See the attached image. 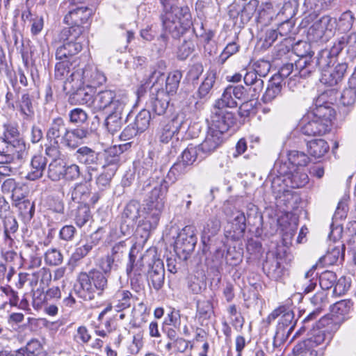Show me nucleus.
I'll list each match as a JSON object with an SVG mask.
<instances>
[{
  "mask_svg": "<svg viewBox=\"0 0 356 356\" xmlns=\"http://www.w3.org/2000/svg\"><path fill=\"white\" fill-rule=\"evenodd\" d=\"M189 165L184 161L178 160L168 170L165 178L159 179L157 175L150 177L145 182L143 188L149 187L155 182L147 201L145 209V216L139 225L137 233L146 241L150 232L155 229L159 225L161 215L165 207V198L168 192L170 184H174L188 171Z\"/></svg>",
  "mask_w": 356,
  "mask_h": 356,
  "instance_id": "nucleus-1",
  "label": "nucleus"
},
{
  "mask_svg": "<svg viewBox=\"0 0 356 356\" xmlns=\"http://www.w3.org/2000/svg\"><path fill=\"white\" fill-rule=\"evenodd\" d=\"M159 1L162 6L160 19L163 29L173 38H179L192 25L189 8L172 5L171 0Z\"/></svg>",
  "mask_w": 356,
  "mask_h": 356,
  "instance_id": "nucleus-2",
  "label": "nucleus"
},
{
  "mask_svg": "<svg viewBox=\"0 0 356 356\" xmlns=\"http://www.w3.org/2000/svg\"><path fill=\"white\" fill-rule=\"evenodd\" d=\"M83 3V0H67L60 4L59 12L66 13L63 23L70 26L62 29V35H69L72 32L74 35H82L84 32L83 25L88 22L92 11L86 6H79Z\"/></svg>",
  "mask_w": 356,
  "mask_h": 356,
  "instance_id": "nucleus-3",
  "label": "nucleus"
},
{
  "mask_svg": "<svg viewBox=\"0 0 356 356\" xmlns=\"http://www.w3.org/2000/svg\"><path fill=\"white\" fill-rule=\"evenodd\" d=\"M320 102V99L316 101L315 108L307 115L308 121L301 127V131L304 135L323 136L331 129L334 110L328 103L321 104Z\"/></svg>",
  "mask_w": 356,
  "mask_h": 356,
  "instance_id": "nucleus-4",
  "label": "nucleus"
},
{
  "mask_svg": "<svg viewBox=\"0 0 356 356\" xmlns=\"http://www.w3.org/2000/svg\"><path fill=\"white\" fill-rule=\"evenodd\" d=\"M77 282L76 293L85 300L94 299L95 294L102 295L108 284L107 277L97 269H92L88 273L81 272Z\"/></svg>",
  "mask_w": 356,
  "mask_h": 356,
  "instance_id": "nucleus-5",
  "label": "nucleus"
},
{
  "mask_svg": "<svg viewBox=\"0 0 356 356\" xmlns=\"http://www.w3.org/2000/svg\"><path fill=\"white\" fill-rule=\"evenodd\" d=\"M280 316L273 338L274 347L280 346L287 340L296 325V323L293 321V312L284 306L279 307L273 310L268 316V321L270 323Z\"/></svg>",
  "mask_w": 356,
  "mask_h": 356,
  "instance_id": "nucleus-6",
  "label": "nucleus"
},
{
  "mask_svg": "<svg viewBox=\"0 0 356 356\" xmlns=\"http://www.w3.org/2000/svg\"><path fill=\"white\" fill-rule=\"evenodd\" d=\"M127 104L126 99L118 97L115 90H103L98 92L93 97L92 110L94 112H110L115 109H121Z\"/></svg>",
  "mask_w": 356,
  "mask_h": 356,
  "instance_id": "nucleus-7",
  "label": "nucleus"
},
{
  "mask_svg": "<svg viewBox=\"0 0 356 356\" xmlns=\"http://www.w3.org/2000/svg\"><path fill=\"white\" fill-rule=\"evenodd\" d=\"M336 19L324 15L316 20L307 31V38L310 42H325L334 33Z\"/></svg>",
  "mask_w": 356,
  "mask_h": 356,
  "instance_id": "nucleus-8",
  "label": "nucleus"
},
{
  "mask_svg": "<svg viewBox=\"0 0 356 356\" xmlns=\"http://www.w3.org/2000/svg\"><path fill=\"white\" fill-rule=\"evenodd\" d=\"M277 174L285 177L286 184L291 188L304 187L309 182V177L304 170L289 166L286 161H277L275 164Z\"/></svg>",
  "mask_w": 356,
  "mask_h": 356,
  "instance_id": "nucleus-9",
  "label": "nucleus"
},
{
  "mask_svg": "<svg viewBox=\"0 0 356 356\" xmlns=\"http://www.w3.org/2000/svg\"><path fill=\"white\" fill-rule=\"evenodd\" d=\"M63 30L58 34V40L62 44L56 48V60L68 59L69 57L73 56L79 53L83 48L82 35H74L72 34L62 35Z\"/></svg>",
  "mask_w": 356,
  "mask_h": 356,
  "instance_id": "nucleus-10",
  "label": "nucleus"
},
{
  "mask_svg": "<svg viewBox=\"0 0 356 356\" xmlns=\"http://www.w3.org/2000/svg\"><path fill=\"white\" fill-rule=\"evenodd\" d=\"M197 238L194 227L186 226L179 233L175 243V251L180 259H187L188 256L193 251Z\"/></svg>",
  "mask_w": 356,
  "mask_h": 356,
  "instance_id": "nucleus-11",
  "label": "nucleus"
},
{
  "mask_svg": "<svg viewBox=\"0 0 356 356\" xmlns=\"http://www.w3.org/2000/svg\"><path fill=\"white\" fill-rule=\"evenodd\" d=\"M318 281L323 290H329L333 287V294L336 296L344 295L350 286V282L345 276L337 279L336 273L331 270L322 272Z\"/></svg>",
  "mask_w": 356,
  "mask_h": 356,
  "instance_id": "nucleus-12",
  "label": "nucleus"
},
{
  "mask_svg": "<svg viewBox=\"0 0 356 356\" xmlns=\"http://www.w3.org/2000/svg\"><path fill=\"white\" fill-rule=\"evenodd\" d=\"M234 114L232 112L225 108L218 106L215 104L211 111L209 128L212 130L222 131V133L225 134L234 124Z\"/></svg>",
  "mask_w": 356,
  "mask_h": 356,
  "instance_id": "nucleus-13",
  "label": "nucleus"
},
{
  "mask_svg": "<svg viewBox=\"0 0 356 356\" xmlns=\"http://www.w3.org/2000/svg\"><path fill=\"white\" fill-rule=\"evenodd\" d=\"M184 123V118L179 113L175 114L171 119L163 121L161 123L157 134L159 141L162 143H168L179 134Z\"/></svg>",
  "mask_w": 356,
  "mask_h": 356,
  "instance_id": "nucleus-14",
  "label": "nucleus"
},
{
  "mask_svg": "<svg viewBox=\"0 0 356 356\" xmlns=\"http://www.w3.org/2000/svg\"><path fill=\"white\" fill-rule=\"evenodd\" d=\"M68 127L61 117H57L50 122L46 133L49 143H62L63 145Z\"/></svg>",
  "mask_w": 356,
  "mask_h": 356,
  "instance_id": "nucleus-15",
  "label": "nucleus"
},
{
  "mask_svg": "<svg viewBox=\"0 0 356 356\" xmlns=\"http://www.w3.org/2000/svg\"><path fill=\"white\" fill-rule=\"evenodd\" d=\"M348 69L346 62H338L334 67H330L323 71L320 78L321 82L328 86H334L340 83Z\"/></svg>",
  "mask_w": 356,
  "mask_h": 356,
  "instance_id": "nucleus-16",
  "label": "nucleus"
},
{
  "mask_svg": "<svg viewBox=\"0 0 356 356\" xmlns=\"http://www.w3.org/2000/svg\"><path fill=\"white\" fill-rule=\"evenodd\" d=\"M150 269L148 271L147 280L149 285L156 291L161 289L164 284L165 269L163 261L159 259L152 260L149 264Z\"/></svg>",
  "mask_w": 356,
  "mask_h": 356,
  "instance_id": "nucleus-17",
  "label": "nucleus"
},
{
  "mask_svg": "<svg viewBox=\"0 0 356 356\" xmlns=\"http://www.w3.org/2000/svg\"><path fill=\"white\" fill-rule=\"evenodd\" d=\"M3 127L2 142L6 145V148H8V152L15 149L16 152H20L24 147V143L20 138L17 128L12 124H5Z\"/></svg>",
  "mask_w": 356,
  "mask_h": 356,
  "instance_id": "nucleus-18",
  "label": "nucleus"
},
{
  "mask_svg": "<svg viewBox=\"0 0 356 356\" xmlns=\"http://www.w3.org/2000/svg\"><path fill=\"white\" fill-rule=\"evenodd\" d=\"M35 101L29 93L21 95L16 102V107L24 120L32 121L35 118Z\"/></svg>",
  "mask_w": 356,
  "mask_h": 356,
  "instance_id": "nucleus-19",
  "label": "nucleus"
},
{
  "mask_svg": "<svg viewBox=\"0 0 356 356\" xmlns=\"http://www.w3.org/2000/svg\"><path fill=\"white\" fill-rule=\"evenodd\" d=\"M129 111V107L125 104L124 106H121L120 110L115 109L109 112L104 122V126L109 133L115 134L120 131L123 124V116L127 115Z\"/></svg>",
  "mask_w": 356,
  "mask_h": 356,
  "instance_id": "nucleus-20",
  "label": "nucleus"
},
{
  "mask_svg": "<svg viewBox=\"0 0 356 356\" xmlns=\"http://www.w3.org/2000/svg\"><path fill=\"white\" fill-rule=\"evenodd\" d=\"M224 141V134L222 131L212 130L209 127L204 141L200 145L201 152L210 154L216 151Z\"/></svg>",
  "mask_w": 356,
  "mask_h": 356,
  "instance_id": "nucleus-21",
  "label": "nucleus"
},
{
  "mask_svg": "<svg viewBox=\"0 0 356 356\" xmlns=\"http://www.w3.org/2000/svg\"><path fill=\"white\" fill-rule=\"evenodd\" d=\"M140 204L136 200H131L126 205L122 213V218L124 220V223L128 222L126 229H124V224L120 227L121 231L124 235H129L131 234V229L129 227V224L133 226L140 216Z\"/></svg>",
  "mask_w": 356,
  "mask_h": 356,
  "instance_id": "nucleus-22",
  "label": "nucleus"
},
{
  "mask_svg": "<svg viewBox=\"0 0 356 356\" xmlns=\"http://www.w3.org/2000/svg\"><path fill=\"white\" fill-rule=\"evenodd\" d=\"M263 270L268 277L280 280L286 274L287 270L277 257L266 260L263 264Z\"/></svg>",
  "mask_w": 356,
  "mask_h": 356,
  "instance_id": "nucleus-23",
  "label": "nucleus"
},
{
  "mask_svg": "<svg viewBox=\"0 0 356 356\" xmlns=\"http://www.w3.org/2000/svg\"><path fill=\"white\" fill-rule=\"evenodd\" d=\"M90 135V131L85 127H77L72 129L68 128L63 145L70 149H75L82 141L88 138Z\"/></svg>",
  "mask_w": 356,
  "mask_h": 356,
  "instance_id": "nucleus-24",
  "label": "nucleus"
},
{
  "mask_svg": "<svg viewBox=\"0 0 356 356\" xmlns=\"http://www.w3.org/2000/svg\"><path fill=\"white\" fill-rule=\"evenodd\" d=\"M339 54V52H334L333 44L331 49H324L318 53L317 56L314 58V64L322 74L323 71L331 67V65H334L337 60V57Z\"/></svg>",
  "mask_w": 356,
  "mask_h": 356,
  "instance_id": "nucleus-25",
  "label": "nucleus"
},
{
  "mask_svg": "<svg viewBox=\"0 0 356 356\" xmlns=\"http://www.w3.org/2000/svg\"><path fill=\"white\" fill-rule=\"evenodd\" d=\"M123 152L121 145H114L106 149L104 152V170L109 169L116 172L120 161V155Z\"/></svg>",
  "mask_w": 356,
  "mask_h": 356,
  "instance_id": "nucleus-26",
  "label": "nucleus"
},
{
  "mask_svg": "<svg viewBox=\"0 0 356 356\" xmlns=\"http://www.w3.org/2000/svg\"><path fill=\"white\" fill-rule=\"evenodd\" d=\"M346 47V52L350 58L356 57V33L346 34L334 43V52L339 54Z\"/></svg>",
  "mask_w": 356,
  "mask_h": 356,
  "instance_id": "nucleus-27",
  "label": "nucleus"
},
{
  "mask_svg": "<svg viewBox=\"0 0 356 356\" xmlns=\"http://www.w3.org/2000/svg\"><path fill=\"white\" fill-rule=\"evenodd\" d=\"M86 85L83 66L73 67L69 77L64 81L63 89L67 92Z\"/></svg>",
  "mask_w": 356,
  "mask_h": 356,
  "instance_id": "nucleus-28",
  "label": "nucleus"
},
{
  "mask_svg": "<svg viewBox=\"0 0 356 356\" xmlns=\"http://www.w3.org/2000/svg\"><path fill=\"white\" fill-rule=\"evenodd\" d=\"M74 156L79 163L92 169L95 168L99 161L98 153L87 146L79 147L76 151Z\"/></svg>",
  "mask_w": 356,
  "mask_h": 356,
  "instance_id": "nucleus-29",
  "label": "nucleus"
},
{
  "mask_svg": "<svg viewBox=\"0 0 356 356\" xmlns=\"http://www.w3.org/2000/svg\"><path fill=\"white\" fill-rule=\"evenodd\" d=\"M311 302L316 306V308L303 320L304 325L296 332L293 338L297 335L301 334L306 330V325L309 323L310 321L314 320L320 314L323 307L325 306V296L323 293H316L312 298Z\"/></svg>",
  "mask_w": 356,
  "mask_h": 356,
  "instance_id": "nucleus-30",
  "label": "nucleus"
},
{
  "mask_svg": "<svg viewBox=\"0 0 356 356\" xmlns=\"http://www.w3.org/2000/svg\"><path fill=\"white\" fill-rule=\"evenodd\" d=\"M83 67L84 70L85 83L88 88L99 86L106 82V76L97 67L89 65H84Z\"/></svg>",
  "mask_w": 356,
  "mask_h": 356,
  "instance_id": "nucleus-31",
  "label": "nucleus"
},
{
  "mask_svg": "<svg viewBox=\"0 0 356 356\" xmlns=\"http://www.w3.org/2000/svg\"><path fill=\"white\" fill-rule=\"evenodd\" d=\"M156 94L152 93L149 102V108L152 111L157 115H163L169 104V99L165 97L163 90H159V88H154Z\"/></svg>",
  "mask_w": 356,
  "mask_h": 356,
  "instance_id": "nucleus-32",
  "label": "nucleus"
},
{
  "mask_svg": "<svg viewBox=\"0 0 356 356\" xmlns=\"http://www.w3.org/2000/svg\"><path fill=\"white\" fill-rule=\"evenodd\" d=\"M300 58L296 62L295 67L297 71V76L300 77L307 78L309 76L316 70L314 64V59H312L310 56L305 54H298Z\"/></svg>",
  "mask_w": 356,
  "mask_h": 356,
  "instance_id": "nucleus-33",
  "label": "nucleus"
},
{
  "mask_svg": "<svg viewBox=\"0 0 356 356\" xmlns=\"http://www.w3.org/2000/svg\"><path fill=\"white\" fill-rule=\"evenodd\" d=\"M47 159L42 155H35L33 156L29 171L26 175V179L34 181L42 177L43 172L46 168Z\"/></svg>",
  "mask_w": 356,
  "mask_h": 356,
  "instance_id": "nucleus-34",
  "label": "nucleus"
},
{
  "mask_svg": "<svg viewBox=\"0 0 356 356\" xmlns=\"http://www.w3.org/2000/svg\"><path fill=\"white\" fill-rule=\"evenodd\" d=\"M84 86L71 90L69 101L72 104H86L92 108L93 96Z\"/></svg>",
  "mask_w": 356,
  "mask_h": 356,
  "instance_id": "nucleus-35",
  "label": "nucleus"
},
{
  "mask_svg": "<svg viewBox=\"0 0 356 356\" xmlns=\"http://www.w3.org/2000/svg\"><path fill=\"white\" fill-rule=\"evenodd\" d=\"M330 335L327 334L325 330L321 329H314L309 334V337L304 340L307 346L314 348L321 345L326 346L330 341Z\"/></svg>",
  "mask_w": 356,
  "mask_h": 356,
  "instance_id": "nucleus-36",
  "label": "nucleus"
},
{
  "mask_svg": "<svg viewBox=\"0 0 356 356\" xmlns=\"http://www.w3.org/2000/svg\"><path fill=\"white\" fill-rule=\"evenodd\" d=\"M228 221L232 225L234 235L243 234L246 229V218L243 212L235 210L229 217Z\"/></svg>",
  "mask_w": 356,
  "mask_h": 356,
  "instance_id": "nucleus-37",
  "label": "nucleus"
},
{
  "mask_svg": "<svg viewBox=\"0 0 356 356\" xmlns=\"http://www.w3.org/2000/svg\"><path fill=\"white\" fill-rule=\"evenodd\" d=\"M309 154L315 158L323 156L329 150L327 143L323 139H314L307 144Z\"/></svg>",
  "mask_w": 356,
  "mask_h": 356,
  "instance_id": "nucleus-38",
  "label": "nucleus"
},
{
  "mask_svg": "<svg viewBox=\"0 0 356 356\" xmlns=\"http://www.w3.org/2000/svg\"><path fill=\"white\" fill-rule=\"evenodd\" d=\"M243 81L246 86H250V90L253 92L252 96L259 94L264 88V81L254 71L246 72Z\"/></svg>",
  "mask_w": 356,
  "mask_h": 356,
  "instance_id": "nucleus-39",
  "label": "nucleus"
},
{
  "mask_svg": "<svg viewBox=\"0 0 356 356\" xmlns=\"http://www.w3.org/2000/svg\"><path fill=\"white\" fill-rule=\"evenodd\" d=\"M221 223L220 220L214 216L209 218L204 226L202 230V241L205 243L209 241L212 236H216L220 231Z\"/></svg>",
  "mask_w": 356,
  "mask_h": 356,
  "instance_id": "nucleus-40",
  "label": "nucleus"
},
{
  "mask_svg": "<svg viewBox=\"0 0 356 356\" xmlns=\"http://www.w3.org/2000/svg\"><path fill=\"white\" fill-rule=\"evenodd\" d=\"M216 79V72L215 70H209L207 72L206 76L197 92L199 98H206L209 95L210 91L213 87Z\"/></svg>",
  "mask_w": 356,
  "mask_h": 356,
  "instance_id": "nucleus-41",
  "label": "nucleus"
},
{
  "mask_svg": "<svg viewBox=\"0 0 356 356\" xmlns=\"http://www.w3.org/2000/svg\"><path fill=\"white\" fill-rule=\"evenodd\" d=\"M114 298L116 302L115 307L118 312L129 308L132 303L134 302V297L128 290L118 291L115 293Z\"/></svg>",
  "mask_w": 356,
  "mask_h": 356,
  "instance_id": "nucleus-42",
  "label": "nucleus"
},
{
  "mask_svg": "<svg viewBox=\"0 0 356 356\" xmlns=\"http://www.w3.org/2000/svg\"><path fill=\"white\" fill-rule=\"evenodd\" d=\"M339 255V250H333L332 252H328L323 257L318 259V261L313 265L311 268L305 273V278L309 279L313 276L314 271L316 270L318 265L327 266L334 264L338 259Z\"/></svg>",
  "mask_w": 356,
  "mask_h": 356,
  "instance_id": "nucleus-43",
  "label": "nucleus"
},
{
  "mask_svg": "<svg viewBox=\"0 0 356 356\" xmlns=\"http://www.w3.org/2000/svg\"><path fill=\"white\" fill-rule=\"evenodd\" d=\"M65 164L63 161L54 159L48 166L47 176L54 181H57L63 178Z\"/></svg>",
  "mask_w": 356,
  "mask_h": 356,
  "instance_id": "nucleus-44",
  "label": "nucleus"
},
{
  "mask_svg": "<svg viewBox=\"0 0 356 356\" xmlns=\"http://www.w3.org/2000/svg\"><path fill=\"white\" fill-rule=\"evenodd\" d=\"M182 74L179 70H175L169 73L165 80V92L168 95H174L179 88Z\"/></svg>",
  "mask_w": 356,
  "mask_h": 356,
  "instance_id": "nucleus-45",
  "label": "nucleus"
},
{
  "mask_svg": "<svg viewBox=\"0 0 356 356\" xmlns=\"http://www.w3.org/2000/svg\"><path fill=\"white\" fill-rule=\"evenodd\" d=\"M74 220L76 225L82 227L91 218V213L89 207L85 204H81L74 211Z\"/></svg>",
  "mask_w": 356,
  "mask_h": 356,
  "instance_id": "nucleus-46",
  "label": "nucleus"
},
{
  "mask_svg": "<svg viewBox=\"0 0 356 356\" xmlns=\"http://www.w3.org/2000/svg\"><path fill=\"white\" fill-rule=\"evenodd\" d=\"M15 200H17L15 198ZM19 200L17 207H18L19 214L24 222H29L32 219L35 213L34 203L28 199Z\"/></svg>",
  "mask_w": 356,
  "mask_h": 356,
  "instance_id": "nucleus-47",
  "label": "nucleus"
},
{
  "mask_svg": "<svg viewBox=\"0 0 356 356\" xmlns=\"http://www.w3.org/2000/svg\"><path fill=\"white\" fill-rule=\"evenodd\" d=\"M288 160L286 161L289 166L298 168V166H305L309 162V156L303 152L292 150L287 154Z\"/></svg>",
  "mask_w": 356,
  "mask_h": 356,
  "instance_id": "nucleus-48",
  "label": "nucleus"
},
{
  "mask_svg": "<svg viewBox=\"0 0 356 356\" xmlns=\"http://www.w3.org/2000/svg\"><path fill=\"white\" fill-rule=\"evenodd\" d=\"M352 307V303L349 300H342L330 306V312L333 316L340 317L343 321Z\"/></svg>",
  "mask_w": 356,
  "mask_h": 356,
  "instance_id": "nucleus-49",
  "label": "nucleus"
},
{
  "mask_svg": "<svg viewBox=\"0 0 356 356\" xmlns=\"http://www.w3.org/2000/svg\"><path fill=\"white\" fill-rule=\"evenodd\" d=\"M259 4V0H250L243 6V8L237 14L240 15L241 21L243 23H247L251 19L257 10Z\"/></svg>",
  "mask_w": 356,
  "mask_h": 356,
  "instance_id": "nucleus-50",
  "label": "nucleus"
},
{
  "mask_svg": "<svg viewBox=\"0 0 356 356\" xmlns=\"http://www.w3.org/2000/svg\"><path fill=\"white\" fill-rule=\"evenodd\" d=\"M19 162V152L13 149L8 152V148L0 149V165H18Z\"/></svg>",
  "mask_w": 356,
  "mask_h": 356,
  "instance_id": "nucleus-51",
  "label": "nucleus"
},
{
  "mask_svg": "<svg viewBox=\"0 0 356 356\" xmlns=\"http://www.w3.org/2000/svg\"><path fill=\"white\" fill-rule=\"evenodd\" d=\"M200 151H201L200 145L190 144L183 151L181 159L191 166L197 161Z\"/></svg>",
  "mask_w": 356,
  "mask_h": 356,
  "instance_id": "nucleus-52",
  "label": "nucleus"
},
{
  "mask_svg": "<svg viewBox=\"0 0 356 356\" xmlns=\"http://www.w3.org/2000/svg\"><path fill=\"white\" fill-rule=\"evenodd\" d=\"M33 279L31 282L32 285H36L40 281L43 286H48L51 281L52 275L51 270L45 267L39 269L32 273Z\"/></svg>",
  "mask_w": 356,
  "mask_h": 356,
  "instance_id": "nucleus-53",
  "label": "nucleus"
},
{
  "mask_svg": "<svg viewBox=\"0 0 356 356\" xmlns=\"http://www.w3.org/2000/svg\"><path fill=\"white\" fill-rule=\"evenodd\" d=\"M150 120V111L143 109L136 115L134 124L140 133H143L149 127Z\"/></svg>",
  "mask_w": 356,
  "mask_h": 356,
  "instance_id": "nucleus-54",
  "label": "nucleus"
},
{
  "mask_svg": "<svg viewBox=\"0 0 356 356\" xmlns=\"http://www.w3.org/2000/svg\"><path fill=\"white\" fill-rule=\"evenodd\" d=\"M289 188L290 187L286 184L285 177L277 174V177L273 178L271 183V188L275 198L281 197Z\"/></svg>",
  "mask_w": 356,
  "mask_h": 356,
  "instance_id": "nucleus-55",
  "label": "nucleus"
},
{
  "mask_svg": "<svg viewBox=\"0 0 356 356\" xmlns=\"http://www.w3.org/2000/svg\"><path fill=\"white\" fill-rule=\"evenodd\" d=\"M59 60L55 65L54 76L58 80H63L71 72L72 63L66 58Z\"/></svg>",
  "mask_w": 356,
  "mask_h": 356,
  "instance_id": "nucleus-56",
  "label": "nucleus"
},
{
  "mask_svg": "<svg viewBox=\"0 0 356 356\" xmlns=\"http://www.w3.org/2000/svg\"><path fill=\"white\" fill-rule=\"evenodd\" d=\"M3 226L4 236L6 238L12 239L11 234L18 230V223L13 213L1 220Z\"/></svg>",
  "mask_w": 356,
  "mask_h": 356,
  "instance_id": "nucleus-57",
  "label": "nucleus"
},
{
  "mask_svg": "<svg viewBox=\"0 0 356 356\" xmlns=\"http://www.w3.org/2000/svg\"><path fill=\"white\" fill-rule=\"evenodd\" d=\"M291 40L290 38L282 39L280 43L277 44L274 48L273 52V57L274 60H280L290 53L291 47Z\"/></svg>",
  "mask_w": 356,
  "mask_h": 356,
  "instance_id": "nucleus-58",
  "label": "nucleus"
},
{
  "mask_svg": "<svg viewBox=\"0 0 356 356\" xmlns=\"http://www.w3.org/2000/svg\"><path fill=\"white\" fill-rule=\"evenodd\" d=\"M282 88L280 83H269L261 98L262 102L266 104L273 102L281 93Z\"/></svg>",
  "mask_w": 356,
  "mask_h": 356,
  "instance_id": "nucleus-59",
  "label": "nucleus"
},
{
  "mask_svg": "<svg viewBox=\"0 0 356 356\" xmlns=\"http://www.w3.org/2000/svg\"><path fill=\"white\" fill-rule=\"evenodd\" d=\"M63 261V255L56 248H50L44 254V261L47 265L57 266L60 265Z\"/></svg>",
  "mask_w": 356,
  "mask_h": 356,
  "instance_id": "nucleus-60",
  "label": "nucleus"
},
{
  "mask_svg": "<svg viewBox=\"0 0 356 356\" xmlns=\"http://www.w3.org/2000/svg\"><path fill=\"white\" fill-rule=\"evenodd\" d=\"M97 245V243L93 240H89L83 244L77 247L72 255V259L74 261H78L81 259L84 258L88 254V253L92 250L94 247Z\"/></svg>",
  "mask_w": 356,
  "mask_h": 356,
  "instance_id": "nucleus-61",
  "label": "nucleus"
},
{
  "mask_svg": "<svg viewBox=\"0 0 356 356\" xmlns=\"http://www.w3.org/2000/svg\"><path fill=\"white\" fill-rule=\"evenodd\" d=\"M189 342L186 339L180 337L177 339L168 341L165 345V348L167 351L171 352L172 353H184L188 347Z\"/></svg>",
  "mask_w": 356,
  "mask_h": 356,
  "instance_id": "nucleus-62",
  "label": "nucleus"
},
{
  "mask_svg": "<svg viewBox=\"0 0 356 356\" xmlns=\"http://www.w3.org/2000/svg\"><path fill=\"white\" fill-rule=\"evenodd\" d=\"M340 101L343 106H353L356 102V87L350 86L343 90Z\"/></svg>",
  "mask_w": 356,
  "mask_h": 356,
  "instance_id": "nucleus-63",
  "label": "nucleus"
},
{
  "mask_svg": "<svg viewBox=\"0 0 356 356\" xmlns=\"http://www.w3.org/2000/svg\"><path fill=\"white\" fill-rule=\"evenodd\" d=\"M294 356H316V351L312 347L307 346V343L301 341L293 349Z\"/></svg>",
  "mask_w": 356,
  "mask_h": 356,
  "instance_id": "nucleus-64",
  "label": "nucleus"
}]
</instances>
